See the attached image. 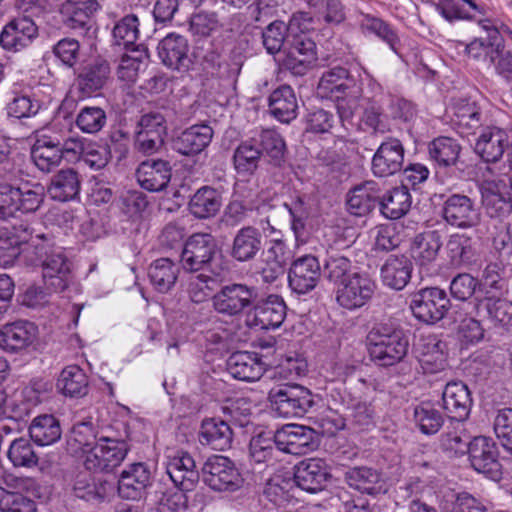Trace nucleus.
<instances>
[{"label":"nucleus","instance_id":"obj_23","mask_svg":"<svg viewBox=\"0 0 512 512\" xmlns=\"http://www.w3.org/2000/svg\"><path fill=\"white\" fill-rule=\"evenodd\" d=\"M486 120L483 106L477 101L460 99L452 106L451 125L462 137L474 135Z\"/></svg>","mask_w":512,"mask_h":512},{"label":"nucleus","instance_id":"obj_35","mask_svg":"<svg viewBox=\"0 0 512 512\" xmlns=\"http://www.w3.org/2000/svg\"><path fill=\"white\" fill-rule=\"evenodd\" d=\"M81 179L73 168H63L50 179L47 192L51 199L59 202L74 200L80 192Z\"/></svg>","mask_w":512,"mask_h":512},{"label":"nucleus","instance_id":"obj_38","mask_svg":"<svg viewBox=\"0 0 512 512\" xmlns=\"http://www.w3.org/2000/svg\"><path fill=\"white\" fill-rule=\"evenodd\" d=\"M442 247V236L436 230L417 234L411 244V256L420 267L433 263Z\"/></svg>","mask_w":512,"mask_h":512},{"label":"nucleus","instance_id":"obj_10","mask_svg":"<svg viewBox=\"0 0 512 512\" xmlns=\"http://www.w3.org/2000/svg\"><path fill=\"white\" fill-rule=\"evenodd\" d=\"M410 308L419 321L435 324L447 314L450 300L445 290L438 287H427L412 295Z\"/></svg>","mask_w":512,"mask_h":512},{"label":"nucleus","instance_id":"obj_55","mask_svg":"<svg viewBox=\"0 0 512 512\" xmlns=\"http://www.w3.org/2000/svg\"><path fill=\"white\" fill-rule=\"evenodd\" d=\"M361 27L365 32L376 35L386 43L393 52L399 54L401 40L398 31L392 25L380 18L366 16L361 23Z\"/></svg>","mask_w":512,"mask_h":512},{"label":"nucleus","instance_id":"obj_33","mask_svg":"<svg viewBox=\"0 0 512 512\" xmlns=\"http://www.w3.org/2000/svg\"><path fill=\"white\" fill-rule=\"evenodd\" d=\"M298 108L296 94L289 85H280L268 97V110L281 123L288 124L296 119Z\"/></svg>","mask_w":512,"mask_h":512},{"label":"nucleus","instance_id":"obj_64","mask_svg":"<svg viewBox=\"0 0 512 512\" xmlns=\"http://www.w3.org/2000/svg\"><path fill=\"white\" fill-rule=\"evenodd\" d=\"M1 512H37L36 503L30 497L0 487Z\"/></svg>","mask_w":512,"mask_h":512},{"label":"nucleus","instance_id":"obj_36","mask_svg":"<svg viewBox=\"0 0 512 512\" xmlns=\"http://www.w3.org/2000/svg\"><path fill=\"white\" fill-rule=\"evenodd\" d=\"M380 200V189L375 181H365L348 193L347 209L355 216H364L371 212Z\"/></svg>","mask_w":512,"mask_h":512},{"label":"nucleus","instance_id":"obj_30","mask_svg":"<svg viewBox=\"0 0 512 512\" xmlns=\"http://www.w3.org/2000/svg\"><path fill=\"white\" fill-rule=\"evenodd\" d=\"M234 433L227 421L212 417L202 420L198 433L199 442L213 450L225 451L231 448Z\"/></svg>","mask_w":512,"mask_h":512},{"label":"nucleus","instance_id":"obj_16","mask_svg":"<svg viewBox=\"0 0 512 512\" xmlns=\"http://www.w3.org/2000/svg\"><path fill=\"white\" fill-rule=\"evenodd\" d=\"M486 291L482 298H475L473 313L487 326L498 328L512 325V303L501 295Z\"/></svg>","mask_w":512,"mask_h":512},{"label":"nucleus","instance_id":"obj_34","mask_svg":"<svg viewBox=\"0 0 512 512\" xmlns=\"http://www.w3.org/2000/svg\"><path fill=\"white\" fill-rule=\"evenodd\" d=\"M262 250V234L253 226H245L233 238L230 256L238 262H249Z\"/></svg>","mask_w":512,"mask_h":512},{"label":"nucleus","instance_id":"obj_31","mask_svg":"<svg viewBox=\"0 0 512 512\" xmlns=\"http://www.w3.org/2000/svg\"><path fill=\"white\" fill-rule=\"evenodd\" d=\"M37 326L26 320H19L3 326L0 330V346L9 352L26 349L36 339Z\"/></svg>","mask_w":512,"mask_h":512},{"label":"nucleus","instance_id":"obj_7","mask_svg":"<svg viewBox=\"0 0 512 512\" xmlns=\"http://www.w3.org/2000/svg\"><path fill=\"white\" fill-rule=\"evenodd\" d=\"M317 61L315 42L304 33L296 34L287 40L283 50L281 66L295 76L305 75Z\"/></svg>","mask_w":512,"mask_h":512},{"label":"nucleus","instance_id":"obj_9","mask_svg":"<svg viewBox=\"0 0 512 512\" xmlns=\"http://www.w3.org/2000/svg\"><path fill=\"white\" fill-rule=\"evenodd\" d=\"M128 451L129 445L126 441L103 436L85 456V468L92 472H110L121 465Z\"/></svg>","mask_w":512,"mask_h":512},{"label":"nucleus","instance_id":"obj_37","mask_svg":"<svg viewBox=\"0 0 512 512\" xmlns=\"http://www.w3.org/2000/svg\"><path fill=\"white\" fill-rule=\"evenodd\" d=\"M451 262L457 266L473 267L480 264L477 242L466 234H453L447 242Z\"/></svg>","mask_w":512,"mask_h":512},{"label":"nucleus","instance_id":"obj_47","mask_svg":"<svg viewBox=\"0 0 512 512\" xmlns=\"http://www.w3.org/2000/svg\"><path fill=\"white\" fill-rule=\"evenodd\" d=\"M352 261L343 252L330 248L323 263L324 277L338 287L352 275Z\"/></svg>","mask_w":512,"mask_h":512},{"label":"nucleus","instance_id":"obj_61","mask_svg":"<svg viewBox=\"0 0 512 512\" xmlns=\"http://www.w3.org/2000/svg\"><path fill=\"white\" fill-rule=\"evenodd\" d=\"M107 123V115L99 106H84L78 112L75 124L79 130L86 134H97Z\"/></svg>","mask_w":512,"mask_h":512},{"label":"nucleus","instance_id":"obj_25","mask_svg":"<svg viewBox=\"0 0 512 512\" xmlns=\"http://www.w3.org/2000/svg\"><path fill=\"white\" fill-rule=\"evenodd\" d=\"M330 478V468L323 459L309 458L302 460L295 466V483L307 492L321 491Z\"/></svg>","mask_w":512,"mask_h":512},{"label":"nucleus","instance_id":"obj_14","mask_svg":"<svg viewBox=\"0 0 512 512\" xmlns=\"http://www.w3.org/2000/svg\"><path fill=\"white\" fill-rule=\"evenodd\" d=\"M100 9L97 0H66L61 7L64 26L79 36H90L94 28V14Z\"/></svg>","mask_w":512,"mask_h":512},{"label":"nucleus","instance_id":"obj_12","mask_svg":"<svg viewBox=\"0 0 512 512\" xmlns=\"http://www.w3.org/2000/svg\"><path fill=\"white\" fill-rule=\"evenodd\" d=\"M445 222L458 229H471L481 222V213L475 201L460 193L450 194L442 206Z\"/></svg>","mask_w":512,"mask_h":512},{"label":"nucleus","instance_id":"obj_50","mask_svg":"<svg viewBox=\"0 0 512 512\" xmlns=\"http://www.w3.org/2000/svg\"><path fill=\"white\" fill-rule=\"evenodd\" d=\"M56 387L65 396L82 397L88 391V377L78 365H69L61 371Z\"/></svg>","mask_w":512,"mask_h":512},{"label":"nucleus","instance_id":"obj_27","mask_svg":"<svg viewBox=\"0 0 512 512\" xmlns=\"http://www.w3.org/2000/svg\"><path fill=\"white\" fill-rule=\"evenodd\" d=\"M213 135L214 131L208 124H194L173 140V149L184 156L198 155L210 145Z\"/></svg>","mask_w":512,"mask_h":512},{"label":"nucleus","instance_id":"obj_6","mask_svg":"<svg viewBox=\"0 0 512 512\" xmlns=\"http://www.w3.org/2000/svg\"><path fill=\"white\" fill-rule=\"evenodd\" d=\"M203 482L213 491L235 492L242 487L243 479L234 462L223 455H213L201 468Z\"/></svg>","mask_w":512,"mask_h":512},{"label":"nucleus","instance_id":"obj_29","mask_svg":"<svg viewBox=\"0 0 512 512\" xmlns=\"http://www.w3.org/2000/svg\"><path fill=\"white\" fill-rule=\"evenodd\" d=\"M172 176L170 163L162 159H149L140 163L136 170L139 185L150 192L164 190Z\"/></svg>","mask_w":512,"mask_h":512},{"label":"nucleus","instance_id":"obj_59","mask_svg":"<svg viewBox=\"0 0 512 512\" xmlns=\"http://www.w3.org/2000/svg\"><path fill=\"white\" fill-rule=\"evenodd\" d=\"M284 207L291 216V229L297 241H304L306 235V222L310 211L305 197L296 195L289 202L284 203Z\"/></svg>","mask_w":512,"mask_h":512},{"label":"nucleus","instance_id":"obj_43","mask_svg":"<svg viewBox=\"0 0 512 512\" xmlns=\"http://www.w3.org/2000/svg\"><path fill=\"white\" fill-rule=\"evenodd\" d=\"M31 158L39 170L50 172L63 159L59 139L48 136L38 139L32 147Z\"/></svg>","mask_w":512,"mask_h":512},{"label":"nucleus","instance_id":"obj_20","mask_svg":"<svg viewBox=\"0 0 512 512\" xmlns=\"http://www.w3.org/2000/svg\"><path fill=\"white\" fill-rule=\"evenodd\" d=\"M405 149L398 138L388 137L383 141L371 161L372 173L377 177H388L403 168Z\"/></svg>","mask_w":512,"mask_h":512},{"label":"nucleus","instance_id":"obj_3","mask_svg":"<svg viewBox=\"0 0 512 512\" xmlns=\"http://www.w3.org/2000/svg\"><path fill=\"white\" fill-rule=\"evenodd\" d=\"M258 299V289L245 283H229L212 296L214 310L225 317L238 318L251 312Z\"/></svg>","mask_w":512,"mask_h":512},{"label":"nucleus","instance_id":"obj_63","mask_svg":"<svg viewBox=\"0 0 512 512\" xmlns=\"http://www.w3.org/2000/svg\"><path fill=\"white\" fill-rule=\"evenodd\" d=\"M470 436L460 423L444 432L440 437V447L454 455H464L469 449Z\"/></svg>","mask_w":512,"mask_h":512},{"label":"nucleus","instance_id":"obj_15","mask_svg":"<svg viewBox=\"0 0 512 512\" xmlns=\"http://www.w3.org/2000/svg\"><path fill=\"white\" fill-rule=\"evenodd\" d=\"M276 447L285 453L303 455L313 451L317 445L315 431L307 426L286 424L274 433Z\"/></svg>","mask_w":512,"mask_h":512},{"label":"nucleus","instance_id":"obj_45","mask_svg":"<svg viewBox=\"0 0 512 512\" xmlns=\"http://www.w3.org/2000/svg\"><path fill=\"white\" fill-rule=\"evenodd\" d=\"M29 435L39 446L52 445L61 438L60 422L54 415H39L32 420L29 426Z\"/></svg>","mask_w":512,"mask_h":512},{"label":"nucleus","instance_id":"obj_53","mask_svg":"<svg viewBox=\"0 0 512 512\" xmlns=\"http://www.w3.org/2000/svg\"><path fill=\"white\" fill-rule=\"evenodd\" d=\"M262 152L254 139L243 141L234 151L233 162L239 174L251 175L257 168Z\"/></svg>","mask_w":512,"mask_h":512},{"label":"nucleus","instance_id":"obj_46","mask_svg":"<svg viewBox=\"0 0 512 512\" xmlns=\"http://www.w3.org/2000/svg\"><path fill=\"white\" fill-rule=\"evenodd\" d=\"M179 265L170 258L154 260L148 267V278L152 286L161 293L168 292L176 283Z\"/></svg>","mask_w":512,"mask_h":512},{"label":"nucleus","instance_id":"obj_24","mask_svg":"<svg viewBox=\"0 0 512 512\" xmlns=\"http://www.w3.org/2000/svg\"><path fill=\"white\" fill-rule=\"evenodd\" d=\"M508 132L495 125L484 126L474 144V152L486 163H497L509 147Z\"/></svg>","mask_w":512,"mask_h":512},{"label":"nucleus","instance_id":"obj_56","mask_svg":"<svg viewBox=\"0 0 512 512\" xmlns=\"http://www.w3.org/2000/svg\"><path fill=\"white\" fill-rule=\"evenodd\" d=\"M414 420L425 435L436 434L443 426V414L429 402H422L414 408Z\"/></svg>","mask_w":512,"mask_h":512},{"label":"nucleus","instance_id":"obj_57","mask_svg":"<svg viewBox=\"0 0 512 512\" xmlns=\"http://www.w3.org/2000/svg\"><path fill=\"white\" fill-rule=\"evenodd\" d=\"M262 155H266L275 166L284 161L286 145L282 136L274 129H265L259 135L257 143Z\"/></svg>","mask_w":512,"mask_h":512},{"label":"nucleus","instance_id":"obj_13","mask_svg":"<svg viewBox=\"0 0 512 512\" xmlns=\"http://www.w3.org/2000/svg\"><path fill=\"white\" fill-rule=\"evenodd\" d=\"M111 80V67L103 58L92 59L83 64L75 77V87L81 98L97 95Z\"/></svg>","mask_w":512,"mask_h":512},{"label":"nucleus","instance_id":"obj_17","mask_svg":"<svg viewBox=\"0 0 512 512\" xmlns=\"http://www.w3.org/2000/svg\"><path fill=\"white\" fill-rule=\"evenodd\" d=\"M287 312L286 304L279 295L271 294L267 298L255 301V306L247 315L246 323L257 330L276 329L282 325Z\"/></svg>","mask_w":512,"mask_h":512},{"label":"nucleus","instance_id":"obj_19","mask_svg":"<svg viewBox=\"0 0 512 512\" xmlns=\"http://www.w3.org/2000/svg\"><path fill=\"white\" fill-rule=\"evenodd\" d=\"M480 192L489 218L502 222L509 217L512 212V195L503 181H484Z\"/></svg>","mask_w":512,"mask_h":512},{"label":"nucleus","instance_id":"obj_54","mask_svg":"<svg viewBox=\"0 0 512 512\" xmlns=\"http://www.w3.org/2000/svg\"><path fill=\"white\" fill-rule=\"evenodd\" d=\"M429 156L440 167H450L457 163L461 146L449 137L434 139L428 146Z\"/></svg>","mask_w":512,"mask_h":512},{"label":"nucleus","instance_id":"obj_62","mask_svg":"<svg viewBox=\"0 0 512 512\" xmlns=\"http://www.w3.org/2000/svg\"><path fill=\"white\" fill-rule=\"evenodd\" d=\"M7 456L15 467L31 468L38 464V455L29 439H14L8 449Z\"/></svg>","mask_w":512,"mask_h":512},{"label":"nucleus","instance_id":"obj_1","mask_svg":"<svg viewBox=\"0 0 512 512\" xmlns=\"http://www.w3.org/2000/svg\"><path fill=\"white\" fill-rule=\"evenodd\" d=\"M371 359L389 367L401 362L408 352V339L403 329L390 319L375 323L367 334Z\"/></svg>","mask_w":512,"mask_h":512},{"label":"nucleus","instance_id":"obj_39","mask_svg":"<svg viewBox=\"0 0 512 512\" xmlns=\"http://www.w3.org/2000/svg\"><path fill=\"white\" fill-rule=\"evenodd\" d=\"M413 265L405 255H390L381 268L383 283L395 290H402L410 281Z\"/></svg>","mask_w":512,"mask_h":512},{"label":"nucleus","instance_id":"obj_41","mask_svg":"<svg viewBox=\"0 0 512 512\" xmlns=\"http://www.w3.org/2000/svg\"><path fill=\"white\" fill-rule=\"evenodd\" d=\"M150 482V471L143 463L133 464L121 473L118 492L122 498L137 499L142 496Z\"/></svg>","mask_w":512,"mask_h":512},{"label":"nucleus","instance_id":"obj_4","mask_svg":"<svg viewBox=\"0 0 512 512\" xmlns=\"http://www.w3.org/2000/svg\"><path fill=\"white\" fill-rule=\"evenodd\" d=\"M272 411L284 418L302 417L313 406L312 393L296 384H284L272 388L268 393Z\"/></svg>","mask_w":512,"mask_h":512},{"label":"nucleus","instance_id":"obj_52","mask_svg":"<svg viewBox=\"0 0 512 512\" xmlns=\"http://www.w3.org/2000/svg\"><path fill=\"white\" fill-rule=\"evenodd\" d=\"M362 131L372 135H384L390 131L389 118L383 107L374 99H370L360 118Z\"/></svg>","mask_w":512,"mask_h":512},{"label":"nucleus","instance_id":"obj_40","mask_svg":"<svg viewBox=\"0 0 512 512\" xmlns=\"http://www.w3.org/2000/svg\"><path fill=\"white\" fill-rule=\"evenodd\" d=\"M436 9L449 22L472 20L486 13L481 0H440Z\"/></svg>","mask_w":512,"mask_h":512},{"label":"nucleus","instance_id":"obj_26","mask_svg":"<svg viewBox=\"0 0 512 512\" xmlns=\"http://www.w3.org/2000/svg\"><path fill=\"white\" fill-rule=\"evenodd\" d=\"M37 35L38 27L31 18L16 17L4 26L0 44L5 50L19 51L30 45Z\"/></svg>","mask_w":512,"mask_h":512},{"label":"nucleus","instance_id":"obj_5","mask_svg":"<svg viewBox=\"0 0 512 512\" xmlns=\"http://www.w3.org/2000/svg\"><path fill=\"white\" fill-rule=\"evenodd\" d=\"M217 253V242L210 233H194L185 241L180 264L185 272L198 273L210 270Z\"/></svg>","mask_w":512,"mask_h":512},{"label":"nucleus","instance_id":"obj_2","mask_svg":"<svg viewBox=\"0 0 512 512\" xmlns=\"http://www.w3.org/2000/svg\"><path fill=\"white\" fill-rule=\"evenodd\" d=\"M40 243L34 244L36 254L41 260L43 281L47 289L62 292L71 281V263L64 249L55 246L45 235H36Z\"/></svg>","mask_w":512,"mask_h":512},{"label":"nucleus","instance_id":"obj_42","mask_svg":"<svg viewBox=\"0 0 512 512\" xmlns=\"http://www.w3.org/2000/svg\"><path fill=\"white\" fill-rule=\"evenodd\" d=\"M111 484L102 479H96L89 473H79L73 483V494L91 503L103 502L111 492Z\"/></svg>","mask_w":512,"mask_h":512},{"label":"nucleus","instance_id":"obj_8","mask_svg":"<svg viewBox=\"0 0 512 512\" xmlns=\"http://www.w3.org/2000/svg\"><path fill=\"white\" fill-rule=\"evenodd\" d=\"M467 454L474 471L493 481H499L502 478L499 449L492 438L486 436L472 438Z\"/></svg>","mask_w":512,"mask_h":512},{"label":"nucleus","instance_id":"obj_51","mask_svg":"<svg viewBox=\"0 0 512 512\" xmlns=\"http://www.w3.org/2000/svg\"><path fill=\"white\" fill-rule=\"evenodd\" d=\"M345 481L361 493L376 494L381 488V474L371 467H353L345 472Z\"/></svg>","mask_w":512,"mask_h":512},{"label":"nucleus","instance_id":"obj_48","mask_svg":"<svg viewBox=\"0 0 512 512\" xmlns=\"http://www.w3.org/2000/svg\"><path fill=\"white\" fill-rule=\"evenodd\" d=\"M411 203V195L405 185L393 188L379 200L381 213L391 220H397L406 215Z\"/></svg>","mask_w":512,"mask_h":512},{"label":"nucleus","instance_id":"obj_21","mask_svg":"<svg viewBox=\"0 0 512 512\" xmlns=\"http://www.w3.org/2000/svg\"><path fill=\"white\" fill-rule=\"evenodd\" d=\"M473 400L466 384L461 381L448 382L442 392V408L451 423L465 422L470 415Z\"/></svg>","mask_w":512,"mask_h":512},{"label":"nucleus","instance_id":"obj_18","mask_svg":"<svg viewBox=\"0 0 512 512\" xmlns=\"http://www.w3.org/2000/svg\"><path fill=\"white\" fill-rule=\"evenodd\" d=\"M321 277V265L317 257L306 254L297 257L288 272L289 287L293 292L306 294L312 291Z\"/></svg>","mask_w":512,"mask_h":512},{"label":"nucleus","instance_id":"obj_60","mask_svg":"<svg viewBox=\"0 0 512 512\" xmlns=\"http://www.w3.org/2000/svg\"><path fill=\"white\" fill-rule=\"evenodd\" d=\"M287 32L288 26L279 20L271 22L264 28L262 31V44L268 54L275 55L281 51L283 52L287 45V40L291 37Z\"/></svg>","mask_w":512,"mask_h":512},{"label":"nucleus","instance_id":"obj_28","mask_svg":"<svg viewBox=\"0 0 512 512\" xmlns=\"http://www.w3.org/2000/svg\"><path fill=\"white\" fill-rule=\"evenodd\" d=\"M166 472L174 485L182 492L192 491L200 477L193 457L184 451H179L169 457Z\"/></svg>","mask_w":512,"mask_h":512},{"label":"nucleus","instance_id":"obj_11","mask_svg":"<svg viewBox=\"0 0 512 512\" xmlns=\"http://www.w3.org/2000/svg\"><path fill=\"white\" fill-rule=\"evenodd\" d=\"M376 288L375 281L367 273L353 272L337 288L335 299L337 304L343 309L355 311L364 307L372 300Z\"/></svg>","mask_w":512,"mask_h":512},{"label":"nucleus","instance_id":"obj_49","mask_svg":"<svg viewBox=\"0 0 512 512\" xmlns=\"http://www.w3.org/2000/svg\"><path fill=\"white\" fill-rule=\"evenodd\" d=\"M360 83L346 68L336 66L323 73L318 88L326 95L335 97L350 90L352 85L357 86Z\"/></svg>","mask_w":512,"mask_h":512},{"label":"nucleus","instance_id":"obj_44","mask_svg":"<svg viewBox=\"0 0 512 512\" xmlns=\"http://www.w3.org/2000/svg\"><path fill=\"white\" fill-rule=\"evenodd\" d=\"M222 205L221 194L215 188L203 186L199 188L189 201L190 213L198 219L215 216Z\"/></svg>","mask_w":512,"mask_h":512},{"label":"nucleus","instance_id":"obj_22","mask_svg":"<svg viewBox=\"0 0 512 512\" xmlns=\"http://www.w3.org/2000/svg\"><path fill=\"white\" fill-rule=\"evenodd\" d=\"M157 50L162 63L168 68L187 72L193 65L188 40L182 35L168 34L159 42Z\"/></svg>","mask_w":512,"mask_h":512},{"label":"nucleus","instance_id":"obj_32","mask_svg":"<svg viewBox=\"0 0 512 512\" xmlns=\"http://www.w3.org/2000/svg\"><path fill=\"white\" fill-rule=\"evenodd\" d=\"M227 371L237 380L255 382L263 376L265 364L256 353L238 351L229 356Z\"/></svg>","mask_w":512,"mask_h":512},{"label":"nucleus","instance_id":"obj_58","mask_svg":"<svg viewBox=\"0 0 512 512\" xmlns=\"http://www.w3.org/2000/svg\"><path fill=\"white\" fill-rule=\"evenodd\" d=\"M112 35L115 45L136 51L135 44L139 36L138 18L133 14L124 16L114 25Z\"/></svg>","mask_w":512,"mask_h":512}]
</instances>
